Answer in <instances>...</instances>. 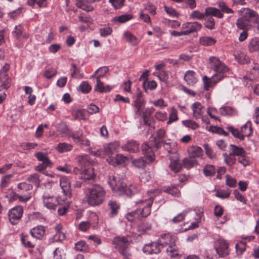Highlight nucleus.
<instances>
[{
    "mask_svg": "<svg viewBox=\"0 0 259 259\" xmlns=\"http://www.w3.org/2000/svg\"><path fill=\"white\" fill-rule=\"evenodd\" d=\"M108 182L112 190L119 195L125 194L131 197L140 191L139 187L135 185H130L127 187L120 179H117L114 176H109Z\"/></svg>",
    "mask_w": 259,
    "mask_h": 259,
    "instance_id": "nucleus-1",
    "label": "nucleus"
},
{
    "mask_svg": "<svg viewBox=\"0 0 259 259\" xmlns=\"http://www.w3.org/2000/svg\"><path fill=\"white\" fill-rule=\"evenodd\" d=\"M209 62L210 68L215 72V74L212 75V82L214 84H216L227 76L226 73L229 71V69L228 66L217 57H210Z\"/></svg>",
    "mask_w": 259,
    "mask_h": 259,
    "instance_id": "nucleus-2",
    "label": "nucleus"
},
{
    "mask_svg": "<svg viewBox=\"0 0 259 259\" xmlns=\"http://www.w3.org/2000/svg\"><path fill=\"white\" fill-rule=\"evenodd\" d=\"M88 190L87 201L90 205L97 206L103 202L106 192L101 186L95 184Z\"/></svg>",
    "mask_w": 259,
    "mask_h": 259,
    "instance_id": "nucleus-3",
    "label": "nucleus"
},
{
    "mask_svg": "<svg viewBox=\"0 0 259 259\" xmlns=\"http://www.w3.org/2000/svg\"><path fill=\"white\" fill-rule=\"evenodd\" d=\"M157 194L158 192L156 190L149 191L147 192V195L149 196L148 198H145V199L140 200L135 202L136 205L139 206L143 205L145 203H146V205L140 211V215L141 218H146L150 214L151 206L154 198Z\"/></svg>",
    "mask_w": 259,
    "mask_h": 259,
    "instance_id": "nucleus-4",
    "label": "nucleus"
},
{
    "mask_svg": "<svg viewBox=\"0 0 259 259\" xmlns=\"http://www.w3.org/2000/svg\"><path fill=\"white\" fill-rule=\"evenodd\" d=\"M162 247L168 245L166 249L167 254L171 257H176L179 255L177 247L173 245L174 241L169 234H163L157 240Z\"/></svg>",
    "mask_w": 259,
    "mask_h": 259,
    "instance_id": "nucleus-5",
    "label": "nucleus"
},
{
    "mask_svg": "<svg viewBox=\"0 0 259 259\" xmlns=\"http://www.w3.org/2000/svg\"><path fill=\"white\" fill-rule=\"evenodd\" d=\"M112 243L114 245V247L123 257L128 258L131 256L130 251V242L126 238L124 237H114Z\"/></svg>",
    "mask_w": 259,
    "mask_h": 259,
    "instance_id": "nucleus-6",
    "label": "nucleus"
},
{
    "mask_svg": "<svg viewBox=\"0 0 259 259\" xmlns=\"http://www.w3.org/2000/svg\"><path fill=\"white\" fill-rule=\"evenodd\" d=\"M257 13L254 10L247 9L244 15L238 18L236 25L238 29L247 30L250 26L252 19L256 20Z\"/></svg>",
    "mask_w": 259,
    "mask_h": 259,
    "instance_id": "nucleus-7",
    "label": "nucleus"
},
{
    "mask_svg": "<svg viewBox=\"0 0 259 259\" xmlns=\"http://www.w3.org/2000/svg\"><path fill=\"white\" fill-rule=\"evenodd\" d=\"M118 147L119 145L117 142L109 143L104 146V151L107 155L110 156L115 155L116 156V161L118 163H121V161L124 163L127 160L126 157L116 154V150Z\"/></svg>",
    "mask_w": 259,
    "mask_h": 259,
    "instance_id": "nucleus-8",
    "label": "nucleus"
},
{
    "mask_svg": "<svg viewBox=\"0 0 259 259\" xmlns=\"http://www.w3.org/2000/svg\"><path fill=\"white\" fill-rule=\"evenodd\" d=\"M37 160L41 161L42 163L35 166V170L42 172L47 167L52 166V162L50 160L48 157L44 153L39 152L35 154Z\"/></svg>",
    "mask_w": 259,
    "mask_h": 259,
    "instance_id": "nucleus-9",
    "label": "nucleus"
},
{
    "mask_svg": "<svg viewBox=\"0 0 259 259\" xmlns=\"http://www.w3.org/2000/svg\"><path fill=\"white\" fill-rule=\"evenodd\" d=\"M23 213V208L21 206H16L9 210L8 217L12 225L18 224Z\"/></svg>",
    "mask_w": 259,
    "mask_h": 259,
    "instance_id": "nucleus-10",
    "label": "nucleus"
},
{
    "mask_svg": "<svg viewBox=\"0 0 259 259\" xmlns=\"http://www.w3.org/2000/svg\"><path fill=\"white\" fill-rule=\"evenodd\" d=\"M217 253L220 257H224L229 254V243L223 239L217 240L214 244Z\"/></svg>",
    "mask_w": 259,
    "mask_h": 259,
    "instance_id": "nucleus-11",
    "label": "nucleus"
},
{
    "mask_svg": "<svg viewBox=\"0 0 259 259\" xmlns=\"http://www.w3.org/2000/svg\"><path fill=\"white\" fill-rule=\"evenodd\" d=\"M45 206L50 209H55L57 205H61V199L59 197L44 195L42 197Z\"/></svg>",
    "mask_w": 259,
    "mask_h": 259,
    "instance_id": "nucleus-12",
    "label": "nucleus"
},
{
    "mask_svg": "<svg viewBox=\"0 0 259 259\" xmlns=\"http://www.w3.org/2000/svg\"><path fill=\"white\" fill-rule=\"evenodd\" d=\"M70 137L72 138L73 141L76 144L85 146H89L90 145V141L83 136V131L81 130H78L71 133Z\"/></svg>",
    "mask_w": 259,
    "mask_h": 259,
    "instance_id": "nucleus-13",
    "label": "nucleus"
},
{
    "mask_svg": "<svg viewBox=\"0 0 259 259\" xmlns=\"http://www.w3.org/2000/svg\"><path fill=\"white\" fill-rule=\"evenodd\" d=\"M184 31V35H188L191 33L199 31L202 28V25L199 22H187L184 23L182 26Z\"/></svg>",
    "mask_w": 259,
    "mask_h": 259,
    "instance_id": "nucleus-14",
    "label": "nucleus"
},
{
    "mask_svg": "<svg viewBox=\"0 0 259 259\" xmlns=\"http://www.w3.org/2000/svg\"><path fill=\"white\" fill-rule=\"evenodd\" d=\"M60 185L64 195L67 198L72 196L71 185L69 181L66 177H62L60 180Z\"/></svg>",
    "mask_w": 259,
    "mask_h": 259,
    "instance_id": "nucleus-15",
    "label": "nucleus"
},
{
    "mask_svg": "<svg viewBox=\"0 0 259 259\" xmlns=\"http://www.w3.org/2000/svg\"><path fill=\"white\" fill-rule=\"evenodd\" d=\"M165 136V131L164 130L160 128L157 130L153 141V146L156 150L161 147L162 144H163Z\"/></svg>",
    "mask_w": 259,
    "mask_h": 259,
    "instance_id": "nucleus-16",
    "label": "nucleus"
},
{
    "mask_svg": "<svg viewBox=\"0 0 259 259\" xmlns=\"http://www.w3.org/2000/svg\"><path fill=\"white\" fill-rule=\"evenodd\" d=\"M122 149L131 153H136L139 150V145L136 141L131 140L123 145Z\"/></svg>",
    "mask_w": 259,
    "mask_h": 259,
    "instance_id": "nucleus-17",
    "label": "nucleus"
},
{
    "mask_svg": "<svg viewBox=\"0 0 259 259\" xmlns=\"http://www.w3.org/2000/svg\"><path fill=\"white\" fill-rule=\"evenodd\" d=\"M95 177V175L93 168L92 167H89L87 168H85L83 170H82L81 172L80 173L79 179L82 180L85 182L86 181L94 179Z\"/></svg>",
    "mask_w": 259,
    "mask_h": 259,
    "instance_id": "nucleus-18",
    "label": "nucleus"
},
{
    "mask_svg": "<svg viewBox=\"0 0 259 259\" xmlns=\"http://www.w3.org/2000/svg\"><path fill=\"white\" fill-rule=\"evenodd\" d=\"M142 151L147 159L149 162H152L154 160L155 154L153 151L152 148L147 143L142 144L141 146Z\"/></svg>",
    "mask_w": 259,
    "mask_h": 259,
    "instance_id": "nucleus-19",
    "label": "nucleus"
},
{
    "mask_svg": "<svg viewBox=\"0 0 259 259\" xmlns=\"http://www.w3.org/2000/svg\"><path fill=\"white\" fill-rule=\"evenodd\" d=\"M191 108L193 111V116L197 119L200 118L203 114L202 110L203 106L198 102L194 103L191 106Z\"/></svg>",
    "mask_w": 259,
    "mask_h": 259,
    "instance_id": "nucleus-20",
    "label": "nucleus"
},
{
    "mask_svg": "<svg viewBox=\"0 0 259 259\" xmlns=\"http://www.w3.org/2000/svg\"><path fill=\"white\" fill-rule=\"evenodd\" d=\"M76 159L79 164L84 168L91 167L94 162L89 155L85 154L78 156Z\"/></svg>",
    "mask_w": 259,
    "mask_h": 259,
    "instance_id": "nucleus-21",
    "label": "nucleus"
},
{
    "mask_svg": "<svg viewBox=\"0 0 259 259\" xmlns=\"http://www.w3.org/2000/svg\"><path fill=\"white\" fill-rule=\"evenodd\" d=\"M30 233L33 238L40 240L45 234V229L44 226H38L32 229Z\"/></svg>",
    "mask_w": 259,
    "mask_h": 259,
    "instance_id": "nucleus-22",
    "label": "nucleus"
},
{
    "mask_svg": "<svg viewBox=\"0 0 259 259\" xmlns=\"http://www.w3.org/2000/svg\"><path fill=\"white\" fill-rule=\"evenodd\" d=\"M108 209L110 210L109 215L111 217H113L117 214L120 208V205L117 201L114 200H109L108 203Z\"/></svg>",
    "mask_w": 259,
    "mask_h": 259,
    "instance_id": "nucleus-23",
    "label": "nucleus"
},
{
    "mask_svg": "<svg viewBox=\"0 0 259 259\" xmlns=\"http://www.w3.org/2000/svg\"><path fill=\"white\" fill-rule=\"evenodd\" d=\"M188 152L189 157L194 159L196 157H201L203 155L202 149L200 147L196 146H192L189 147Z\"/></svg>",
    "mask_w": 259,
    "mask_h": 259,
    "instance_id": "nucleus-24",
    "label": "nucleus"
},
{
    "mask_svg": "<svg viewBox=\"0 0 259 259\" xmlns=\"http://www.w3.org/2000/svg\"><path fill=\"white\" fill-rule=\"evenodd\" d=\"M205 16L207 17L214 16L218 18H222L224 15L219 9L214 7H207L205 10Z\"/></svg>",
    "mask_w": 259,
    "mask_h": 259,
    "instance_id": "nucleus-25",
    "label": "nucleus"
},
{
    "mask_svg": "<svg viewBox=\"0 0 259 259\" xmlns=\"http://www.w3.org/2000/svg\"><path fill=\"white\" fill-rule=\"evenodd\" d=\"M184 79L189 85H193L197 81L195 77V72L192 70H189L186 72Z\"/></svg>",
    "mask_w": 259,
    "mask_h": 259,
    "instance_id": "nucleus-26",
    "label": "nucleus"
},
{
    "mask_svg": "<svg viewBox=\"0 0 259 259\" xmlns=\"http://www.w3.org/2000/svg\"><path fill=\"white\" fill-rule=\"evenodd\" d=\"M230 147V155L233 156H240L241 155H246V152L245 150L241 147H238L234 144H231Z\"/></svg>",
    "mask_w": 259,
    "mask_h": 259,
    "instance_id": "nucleus-27",
    "label": "nucleus"
},
{
    "mask_svg": "<svg viewBox=\"0 0 259 259\" xmlns=\"http://www.w3.org/2000/svg\"><path fill=\"white\" fill-rule=\"evenodd\" d=\"M199 44L203 46H211L215 45L217 40L213 37L209 36H202L199 40Z\"/></svg>",
    "mask_w": 259,
    "mask_h": 259,
    "instance_id": "nucleus-28",
    "label": "nucleus"
},
{
    "mask_svg": "<svg viewBox=\"0 0 259 259\" xmlns=\"http://www.w3.org/2000/svg\"><path fill=\"white\" fill-rule=\"evenodd\" d=\"M124 36L125 40L132 46H136L139 44L138 38L129 31L125 32L124 33Z\"/></svg>",
    "mask_w": 259,
    "mask_h": 259,
    "instance_id": "nucleus-29",
    "label": "nucleus"
},
{
    "mask_svg": "<svg viewBox=\"0 0 259 259\" xmlns=\"http://www.w3.org/2000/svg\"><path fill=\"white\" fill-rule=\"evenodd\" d=\"M74 248L76 251L87 252L89 251V245L83 241H80L75 244Z\"/></svg>",
    "mask_w": 259,
    "mask_h": 259,
    "instance_id": "nucleus-30",
    "label": "nucleus"
},
{
    "mask_svg": "<svg viewBox=\"0 0 259 259\" xmlns=\"http://www.w3.org/2000/svg\"><path fill=\"white\" fill-rule=\"evenodd\" d=\"M240 131L244 138L245 136L248 137L250 136L252 134L251 123L249 121L247 122L241 127Z\"/></svg>",
    "mask_w": 259,
    "mask_h": 259,
    "instance_id": "nucleus-31",
    "label": "nucleus"
},
{
    "mask_svg": "<svg viewBox=\"0 0 259 259\" xmlns=\"http://www.w3.org/2000/svg\"><path fill=\"white\" fill-rule=\"evenodd\" d=\"M183 164L184 166L188 169H190L192 167L198 164L197 161L193 158H185L183 160Z\"/></svg>",
    "mask_w": 259,
    "mask_h": 259,
    "instance_id": "nucleus-32",
    "label": "nucleus"
},
{
    "mask_svg": "<svg viewBox=\"0 0 259 259\" xmlns=\"http://www.w3.org/2000/svg\"><path fill=\"white\" fill-rule=\"evenodd\" d=\"M108 71L109 69L106 66L100 67L95 71V73L91 76V78L95 77L96 78L100 79L101 77L104 76Z\"/></svg>",
    "mask_w": 259,
    "mask_h": 259,
    "instance_id": "nucleus-33",
    "label": "nucleus"
},
{
    "mask_svg": "<svg viewBox=\"0 0 259 259\" xmlns=\"http://www.w3.org/2000/svg\"><path fill=\"white\" fill-rule=\"evenodd\" d=\"M87 3L85 1H77L76 2V6L78 8L87 12H91L94 10V7Z\"/></svg>",
    "mask_w": 259,
    "mask_h": 259,
    "instance_id": "nucleus-34",
    "label": "nucleus"
},
{
    "mask_svg": "<svg viewBox=\"0 0 259 259\" xmlns=\"http://www.w3.org/2000/svg\"><path fill=\"white\" fill-rule=\"evenodd\" d=\"M215 168L214 165L210 164L206 165L203 169V174L206 177L213 176L215 173Z\"/></svg>",
    "mask_w": 259,
    "mask_h": 259,
    "instance_id": "nucleus-35",
    "label": "nucleus"
},
{
    "mask_svg": "<svg viewBox=\"0 0 259 259\" xmlns=\"http://www.w3.org/2000/svg\"><path fill=\"white\" fill-rule=\"evenodd\" d=\"M249 50L251 52L259 50V38H254L252 39L248 44Z\"/></svg>",
    "mask_w": 259,
    "mask_h": 259,
    "instance_id": "nucleus-36",
    "label": "nucleus"
},
{
    "mask_svg": "<svg viewBox=\"0 0 259 259\" xmlns=\"http://www.w3.org/2000/svg\"><path fill=\"white\" fill-rule=\"evenodd\" d=\"M164 192L176 197H179L180 195V192L176 185H171L167 187L164 190Z\"/></svg>",
    "mask_w": 259,
    "mask_h": 259,
    "instance_id": "nucleus-37",
    "label": "nucleus"
},
{
    "mask_svg": "<svg viewBox=\"0 0 259 259\" xmlns=\"http://www.w3.org/2000/svg\"><path fill=\"white\" fill-rule=\"evenodd\" d=\"M72 149V146L66 143H60L58 144L57 149L60 153L66 152L70 151Z\"/></svg>",
    "mask_w": 259,
    "mask_h": 259,
    "instance_id": "nucleus-38",
    "label": "nucleus"
},
{
    "mask_svg": "<svg viewBox=\"0 0 259 259\" xmlns=\"http://www.w3.org/2000/svg\"><path fill=\"white\" fill-rule=\"evenodd\" d=\"M135 106L136 108V113L141 115L144 107V103L142 99H136L135 101Z\"/></svg>",
    "mask_w": 259,
    "mask_h": 259,
    "instance_id": "nucleus-39",
    "label": "nucleus"
},
{
    "mask_svg": "<svg viewBox=\"0 0 259 259\" xmlns=\"http://www.w3.org/2000/svg\"><path fill=\"white\" fill-rule=\"evenodd\" d=\"M227 129L235 138L239 139L240 141H243L244 140V137L241 134V131L238 129L235 128L232 126H228L227 127Z\"/></svg>",
    "mask_w": 259,
    "mask_h": 259,
    "instance_id": "nucleus-40",
    "label": "nucleus"
},
{
    "mask_svg": "<svg viewBox=\"0 0 259 259\" xmlns=\"http://www.w3.org/2000/svg\"><path fill=\"white\" fill-rule=\"evenodd\" d=\"M91 89V87L86 81H82L77 88L78 92L83 93L84 94H87L89 93Z\"/></svg>",
    "mask_w": 259,
    "mask_h": 259,
    "instance_id": "nucleus-41",
    "label": "nucleus"
},
{
    "mask_svg": "<svg viewBox=\"0 0 259 259\" xmlns=\"http://www.w3.org/2000/svg\"><path fill=\"white\" fill-rule=\"evenodd\" d=\"M220 111L221 114L224 116L232 115L236 112L235 110L233 108L230 106L221 107L220 109Z\"/></svg>",
    "mask_w": 259,
    "mask_h": 259,
    "instance_id": "nucleus-42",
    "label": "nucleus"
},
{
    "mask_svg": "<svg viewBox=\"0 0 259 259\" xmlns=\"http://www.w3.org/2000/svg\"><path fill=\"white\" fill-rule=\"evenodd\" d=\"M231 194V190L228 189L227 190L218 189L216 190L215 195L220 198L225 199L228 198Z\"/></svg>",
    "mask_w": 259,
    "mask_h": 259,
    "instance_id": "nucleus-43",
    "label": "nucleus"
},
{
    "mask_svg": "<svg viewBox=\"0 0 259 259\" xmlns=\"http://www.w3.org/2000/svg\"><path fill=\"white\" fill-rule=\"evenodd\" d=\"M151 229V224L148 222H143L138 225V230L141 233H145Z\"/></svg>",
    "mask_w": 259,
    "mask_h": 259,
    "instance_id": "nucleus-44",
    "label": "nucleus"
},
{
    "mask_svg": "<svg viewBox=\"0 0 259 259\" xmlns=\"http://www.w3.org/2000/svg\"><path fill=\"white\" fill-rule=\"evenodd\" d=\"M27 181L34 185L36 187H38L40 184L39 176L37 174H33L29 176L27 178Z\"/></svg>",
    "mask_w": 259,
    "mask_h": 259,
    "instance_id": "nucleus-45",
    "label": "nucleus"
},
{
    "mask_svg": "<svg viewBox=\"0 0 259 259\" xmlns=\"http://www.w3.org/2000/svg\"><path fill=\"white\" fill-rule=\"evenodd\" d=\"M147 162L144 158H139L133 160V165L139 168H144L146 165Z\"/></svg>",
    "mask_w": 259,
    "mask_h": 259,
    "instance_id": "nucleus-46",
    "label": "nucleus"
},
{
    "mask_svg": "<svg viewBox=\"0 0 259 259\" xmlns=\"http://www.w3.org/2000/svg\"><path fill=\"white\" fill-rule=\"evenodd\" d=\"M72 70L71 77L74 78H82L83 77V73H81L80 69L78 68L75 64H72Z\"/></svg>",
    "mask_w": 259,
    "mask_h": 259,
    "instance_id": "nucleus-47",
    "label": "nucleus"
},
{
    "mask_svg": "<svg viewBox=\"0 0 259 259\" xmlns=\"http://www.w3.org/2000/svg\"><path fill=\"white\" fill-rule=\"evenodd\" d=\"M13 175H7L2 178L1 182V188L3 189L8 187L10 183L11 179L13 177Z\"/></svg>",
    "mask_w": 259,
    "mask_h": 259,
    "instance_id": "nucleus-48",
    "label": "nucleus"
},
{
    "mask_svg": "<svg viewBox=\"0 0 259 259\" xmlns=\"http://www.w3.org/2000/svg\"><path fill=\"white\" fill-rule=\"evenodd\" d=\"M178 117L177 115V110L175 108L172 107L171 109L169 115L168 120L167 122V124H169L172 122L178 120Z\"/></svg>",
    "mask_w": 259,
    "mask_h": 259,
    "instance_id": "nucleus-49",
    "label": "nucleus"
},
{
    "mask_svg": "<svg viewBox=\"0 0 259 259\" xmlns=\"http://www.w3.org/2000/svg\"><path fill=\"white\" fill-rule=\"evenodd\" d=\"M223 155L227 164L231 166L235 163L236 160V158L233 157V155H230V153L229 154L227 153H224Z\"/></svg>",
    "mask_w": 259,
    "mask_h": 259,
    "instance_id": "nucleus-50",
    "label": "nucleus"
},
{
    "mask_svg": "<svg viewBox=\"0 0 259 259\" xmlns=\"http://www.w3.org/2000/svg\"><path fill=\"white\" fill-rule=\"evenodd\" d=\"M205 16V13H201L198 10L193 11L190 15V18L192 19L202 20Z\"/></svg>",
    "mask_w": 259,
    "mask_h": 259,
    "instance_id": "nucleus-51",
    "label": "nucleus"
},
{
    "mask_svg": "<svg viewBox=\"0 0 259 259\" xmlns=\"http://www.w3.org/2000/svg\"><path fill=\"white\" fill-rule=\"evenodd\" d=\"M57 128L58 132H59L62 136H65L68 131L67 126L65 122H61L58 124L57 125Z\"/></svg>",
    "mask_w": 259,
    "mask_h": 259,
    "instance_id": "nucleus-52",
    "label": "nucleus"
},
{
    "mask_svg": "<svg viewBox=\"0 0 259 259\" xmlns=\"http://www.w3.org/2000/svg\"><path fill=\"white\" fill-rule=\"evenodd\" d=\"M204 25L207 28L212 30L215 28L214 20L211 17H209L207 19H205Z\"/></svg>",
    "mask_w": 259,
    "mask_h": 259,
    "instance_id": "nucleus-53",
    "label": "nucleus"
},
{
    "mask_svg": "<svg viewBox=\"0 0 259 259\" xmlns=\"http://www.w3.org/2000/svg\"><path fill=\"white\" fill-rule=\"evenodd\" d=\"M219 7L221 9L222 12L226 13L227 14H232L234 13L232 9L229 8L225 3L223 2H220L219 3Z\"/></svg>",
    "mask_w": 259,
    "mask_h": 259,
    "instance_id": "nucleus-54",
    "label": "nucleus"
},
{
    "mask_svg": "<svg viewBox=\"0 0 259 259\" xmlns=\"http://www.w3.org/2000/svg\"><path fill=\"white\" fill-rule=\"evenodd\" d=\"M233 194L235 198L240 202H242L243 204H246L247 200L245 197L241 194L238 190L235 189L233 191Z\"/></svg>",
    "mask_w": 259,
    "mask_h": 259,
    "instance_id": "nucleus-55",
    "label": "nucleus"
},
{
    "mask_svg": "<svg viewBox=\"0 0 259 259\" xmlns=\"http://www.w3.org/2000/svg\"><path fill=\"white\" fill-rule=\"evenodd\" d=\"M23 32V27L21 25L16 26L15 27V30L12 32L14 37L16 39H19L20 36L22 35Z\"/></svg>",
    "mask_w": 259,
    "mask_h": 259,
    "instance_id": "nucleus-56",
    "label": "nucleus"
},
{
    "mask_svg": "<svg viewBox=\"0 0 259 259\" xmlns=\"http://www.w3.org/2000/svg\"><path fill=\"white\" fill-rule=\"evenodd\" d=\"M164 9L166 13L170 16L173 17H178L180 14L176 11L175 9L171 7L164 6Z\"/></svg>",
    "mask_w": 259,
    "mask_h": 259,
    "instance_id": "nucleus-57",
    "label": "nucleus"
},
{
    "mask_svg": "<svg viewBox=\"0 0 259 259\" xmlns=\"http://www.w3.org/2000/svg\"><path fill=\"white\" fill-rule=\"evenodd\" d=\"M133 18V16L131 14H125L120 15L118 17L116 18L117 21H118L120 23H125Z\"/></svg>",
    "mask_w": 259,
    "mask_h": 259,
    "instance_id": "nucleus-58",
    "label": "nucleus"
},
{
    "mask_svg": "<svg viewBox=\"0 0 259 259\" xmlns=\"http://www.w3.org/2000/svg\"><path fill=\"white\" fill-rule=\"evenodd\" d=\"M211 80H210L206 76H204L203 78L204 88L206 91H208L210 87L215 85L212 82V76L211 77Z\"/></svg>",
    "mask_w": 259,
    "mask_h": 259,
    "instance_id": "nucleus-59",
    "label": "nucleus"
},
{
    "mask_svg": "<svg viewBox=\"0 0 259 259\" xmlns=\"http://www.w3.org/2000/svg\"><path fill=\"white\" fill-rule=\"evenodd\" d=\"M226 184L231 188H234L236 187L237 181L235 179L232 178L229 175L226 176Z\"/></svg>",
    "mask_w": 259,
    "mask_h": 259,
    "instance_id": "nucleus-60",
    "label": "nucleus"
},
{
    "mask_svg": "<svg viewBox=\"0 0 259 259\" xmlns=\"http://www.w3.org/2000/svg\"><path fill=\"white\" fill-rule=\"evenodd\" d=\"M21 241L26 247L33 248L34 247V245L28 240V236L27 235H22Z\"/></svg>",
    "mask_w": 259,
    "mask_h": 259,
    "instance_id": "nucleus-61",
    "label": "nucleus"
},
{
    "mask_svg": "<svg viewBox=\"0 0 259 259\" xmlns=\"http://www.w3.org/2000/svg\"><path fill=\"white\" fill-rule=\"evenodd\" d=\"M97 84L95 87V91H98L100 93H103L105 91V88L104 86L103 83L101 81L99 78H96Z\"/></svg>",
    "mask_w": 259,
    "mask_h": 259,
    "instance_id": "nucleus-62",
    "label": "nucleus"
},
{
    "mask_svg": "<svg viewBox=\"0 0 259 259\" xmlns=\"http://www.w3.org/2000/svg\"><path fill=\"white\" fill-rule=\"evenodd\" d=\"M17 188L20 190L27 191L31 190L33 187L31 184H28L26 182H22L18 184Z\"/></svg>",
    "mask_w": 259,
    "mask_h": 259,
    "instance_id": "nucleus-63",
    "label": "nucleus"
},
{
    "mask_svg": "<svg viewBox=\"0 0 259 259\" xmlns=\"http://www.w3.org/2000/svg\"><path fill=\"white\" fill-rule=\"evenodd\" d=\"M152 254H156L160 252L161 248V245L158 243V242H153L150 243Z\"/></svg>",
    "mask_w": 259,
    "mask_h": 259,
    "instance_id": "nucleus-64",
    "label": "nucleus"
}]
</instances>
